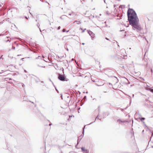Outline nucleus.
<instances>
[{
  "label": "nucleus",
  "mask_w": 153,
  "mask_h": 153,
  "mask_svg": "<svg viewBox=\"0 0 153 153\" xmlns=\"http://www.w3.org/2000/svg\"><path fill=\"white\" fill-rule=\"evenodd\" d=\"M127 15L129 23L133 27L136 29L140 28L139 20L135 12L133 9H129L127 12Z\"/></svg>",
  "instance_id": "1"
},
{
  "label": "nucleus",
  "mask_w": 153,
  "mask_h": 153,
  "mask_svg": "<svg viewBox=\"0 0 153 153\" xmlns=\"http://www.w3.org/2000/svg\"><path fill=\"white\" fill-rule=\"evenodd\" d=\"M62 71L63 74H62L59 73L58 75V78L59 80L61 81H65L66 77L65 76L64 71V69L63 68H62ZM66 81H67V80H66Z\"/></svg>",
  "instance_id": "2"
},
{
  "label": "nucleus",
  "mask_w": 153,
  "mask_h": 153,
  "mask_svg": "<svg viewBox=\"0 0 153 153\" xmlns=\"http://www.w3.org/2000/svg\"><path fill=\"white\" fill-rule=\"evenodd\" d=\"M61 108L63 109H64V110L62 111V112L61 113V114L64 115L65 116H66L67 115V110L66 108H67L66 107H64V106H61Z\"/></svg>",
  "instance_id": "3"
},
{
  "label": "nucleus",
  "mask_w": 153,
  "mask_h": 153,
  "mask_svg": "<svg viewBox=\"0 0 153 153\" xmlns=\"http://www.w3.org/2000/svg\"><path fill=\"white\" fill-rule=\"evenodd\" d=\"M76 13L73 12L69 14V15L70 16V18H75L76 16Z\"/></svg>",
  "instance_id": "4"
},
{
  "label": "nucleus",
  "mask_w": 153,
  "mask_h": 153,
  "mask_svg": "<svg viewBox=\"0 0 153 153\" xmlns=\"http://www.w3.org/2000/svg\"><path fill=\"white\" fill-rule=\"evenodd\" d=\"M9 11L12 13V12H16L17 11V9L16 7H12L9 10L8 12Z\"/></svg>",
  "instance_id": "5"
},
{
  "label": "nucleus",
  "mask_w": 153,
  "mask_h": 153,
  "mask_svg": "<svg viewBox=\"0 0 153 153\" xmlns=\"http://www.w3.org/2000/svg\"><path fill=\"white\" fill-rule=\"evenodd\" d=\"M40 32L41 33V34L43 36V34H44L46 33V30L45 29H43L42 30V29H39Z\"/></svg>",
  "instance_id": "6"
},
{
  "label": "nucleus",
  "mask_w": 153,
  "mask_h": 153,
  "mask_svg": "<svg viewBox=\"0 0 153 153\" xmlns=\"http://www.w3.org/2000/svg\"><path fill=\"white\" fill-rule=\"evenodd\" d=\"M67 16L65 15H62L60 17V18L62 20H64V19H66V18Z\"/></svg>",
  "instance_id": "7"
},
{
  "label": "nucleus",
  "mask_w": 153,
  "mask_h": 153,
  "mask_svg": "<svg viewBox=\"0 0 153 153\" xmlns=\"http://www.w3.org/2000/svg\"><path fill=\"white\" fill-rule=\"evenodd\" d=\"M80 23H81L79 21H76L74 22V24L75 25L76 24L78 25H79Z\"/></svg>",
  "instance_id": "8"
},
{
  "label": "nucleus",
  "mask_w": 153,
  "mask_h": 153,
  "mask_svg": "<svg viewBox=\"0 0 153 153\" xmlns=\"http://www.w3.org/2000/svg\"><path fill=\"white\" fill-rule=\"evenodd\" d=\"M81 149H82V151H84V152H86V153H87H87H88V151H87V150H86L85 148L84 147H82V148H81Z\"/></svg>",
  "instance_id": "9"
},
{
  "label": "nucleus",
  "mask_w": 153,
  "mask_h": 153,
  "mask_svg": "<svg viewBox=\"0 0 153 153\" xmlns=\"http://www.w3.org/2000/svg\"><path fill=\"white\" fill-rule=\"evenodd\" d=\"M88 33H89V34L92 37L94 36V34L93 33L91 32H89L88 31Z\"/></svg>",
  "instance_id": "10"
},
{
  "label": "nucleus",
  "mask_w": 153,
  "mask_h": 153,
  "mask_svg": "<svg viewBox=\"0 0 153 153\" xmlns=\"http://www.w3.org/2000/svg\"><path fill=\"white\" fill-rule=\"evenodd\" d=\"M37 79H35V82L37 83V82H39L40 81V80L39 78H38L37 77Z\"/></svg>",
  "instance_id": "11"
},
{
  "label": "nucleus",
  "mask_w": 153,
  "mask_h": 153,
  "mask_svg": "<svg viewBox=\"0 0 153 153\" xmlns=\"http://www.w3.org/2000/svg\"><path fill=\"white\" fill-rule=\"evenodd\" d=\"M148 90L150 91L151 92H153V89L148 88Z\"/></svg>",
  "instance_id": "12"
},
{
  "label": "nucleus",
  "mask_w": 153,
  "mask_h": 153,
  "mask_svg": "<svg viewBox=\"0 0 153 153\" xmlns=\"http://www.w3.org/2000/svg\"><path fill=\"white\" fill-rule=\"evenodd\" d=\"M40 58H41V57L40 56H39L38 57H37L36 58V59H39Z\"/></svg>",
  "instance_id": "13"
},
{
  "label": "nucleus",
  "mask_w": 153,
  "mask_h": 153,
  "mask_svg": "<svg viewBox=\"0 0 153 153\" xmlns=\"http://www.w3.org/2000/svg\"><path fill=\"white\" fill-rule=\"evenodd\" d=\"M41 82L42 83V85H43V86H44L45 85V83L44 82H43V81H41Z\"/></svg>",
  "instance_id": "14"
},
{
  "label": "nucleus",
  "mask_w": 153,
  "mask_h": 153,
  "mask_svg": "<svg viewBox=\"0 0 153 153\" xmlns=\"http://www.w3.org/2000/svg\"><path fill=\"white\" fill-rule=\"evenodd\" d=\"M62 31L63 32H67V30H66V29H63L62 30Z\"/></svg>",
  "instance_id": "15"
},
{
  "label": "nucleus",
  "mask_w": 153,
  "mask_h": 153,
  "mask_svg": "<svg viewBox=\"0 0 153 153\" xmlns=\"http://www.w3.org/2000/svg\"><path fill=\"white\" fill-rule=\"evenodd\" d=\"M37 66L39 67H41L42 68H45V66H40L39 65H38Z\"/></svg>",
  "instance_id": "16"
},
{
  "label": "nucleus",
  "mask_w": 153,
  "mask_h": 153,
  "mask_svg": "<svg viewBox=\"0 0 153 153\" xmlns=\"http://www.w3.org/2000/svg\"><path fill=\"white\" fill-rule=\"evenodd\" d=\"M37 25V26L38 28H39V29H40V28H39L40 25L38 23Z\"/></svg>",
  "instance_id": "17"
},
{
  "label": "nucleus",
  "mask_w": 153,
  "mask_h": 153,
  "mask_svg": "<svg viewBox=\"0 0 153 153\" xmlns=\"http://www.w3.org/2000/svg\"><path fill=\"white\" fill-rule=\"evenodd\" d=\"M15 47L14 46H12V49L15 50Z\"/></svg>",
  "instance_id": "18"
},
{
  "label": "nucleus",
  "mask_w": 153,
  "mask_h": 153,
  "mask_svg": "<svg viewBox=\"0 0 153 153\" xmlns=\"http://www.w3.org/2000/svg\"><path fill=\"white\" fill-rule=\"evenodd\" d=\"M10 42V40H9V39H8V40H6V42Z\"/></svg>",
  "instance_id": "19"
},
{
  "label": "nucleus",
  "mask_w": 153,
  "mask_h": 153,
  "mask_svg": "<svg viewBox=\"0 0 153 153\" xmlns=\"http://www.w3.org/2000/svg\"><path fill=\"white\" fill-rule=\"evenodd\" d=\"M60 95H61V99H63L62 94H61Z\"/></svg>",
  "instance_id": "20"
},
{
  "label": "nucleus",
  "mask_w": 153,
  "mask_h": 153,
  "mask_svg": "<svg viewBox=\"0 0 153 153\" xmlns=\"http://www.w3.org/2000/svg\"><path fill=\"white\" fill-rule=\"evenodd\" d=\"M55 89H56V91L57 92V93H59V91L56 88V87H55Z\"/></svg>",
  "instance_id": "21"
},
{
  "label": "nucleus",
  "mask_w": 153,
  "mask_h": 153,
  "mask_svg": "<svg viewBox=\"0 0 153 153\" xmlns=\"http://www.w3.org/2000/svg\"><path fill=\"white\" fill-rule=\"evenodd\" d=\"M65 48L66 50H67V45H65Z\"/></svg>",
  "instance_id": "22"
},
{
  "label": "nucleus",
  "mask_w": 153,
  "mask_h": 153,
  "mask_svg": "<svg viewBox=\"0 0 153 153\" xmlns=\"http://www.w3.org/2000/svg\"><path fill=\"white\" fill-rule=\"evenodd\" d=\"M66 37V36H64L63 37V39L64 40V39H65Z\"/></svg>",
  "instance_id": "23"
},
{
  "label": "nucleus",
  "mask_w": 153,
  "mask_h": 153,
  "mask_svg": "<svg viewBox=\"0 0 153 153\" xmlns=\"http://www.w3.org/2000/svg\"><path fill=\"white\" fill-rule=\"evenodd\" d=\"M145 119V118H142L141 119V120H144Z\"/></svg>",
  "instance_id": "24"
},
{
  "label": "nucleus",
  "mask_w": 153,
  "mask_h": 153,
  "mask_svg": "<svg viewBox=\"0 0 153 153\" xmlns=\"http://www.w3.org/2000/svg\"><path fill=\"white\" fill-rule=\"evenodd\" d=\"M52 123L51 122H50V123L49 124V126H51V125H52Z\"/></svg>",
  "instance_id": "25"
},
{
  "label": "nucleus",
  "mask_w": 153,
  "mask_h": 153,
  "mask_svg": "<svg viewBox=\"0 0 153 153\" xmlns=\"http://www.w3.org/2000/svg\"><path fill=\"white\" fill-rule=\"evenodd\" d=\"M49 79V80H50V81H51V82H52V84H53V82H52V81L51 80V79Z\"/></svg>",
  "instance_id": "26"
},
{
  "label": "nucleus",
  "mask_w": 153,
  "mask_h": 153,
  "mask_svg": "<svg viewBox=\"0 0 153 153\" xmlns=\"http://www.w3.org/2000/svg\"><path fill=\"white\" fill-rule=\"evenodd\" d=\"M60 26H59V27H57V29H60Z\"/></svg>",
  "instance_id": "27"
},
{
  "label": "nucleus",
  "mask_w": 153,
  "mask_h": 153,
  "mask_svg": "<svg viewBox=\"0 0 153 153\" xmlns=\"http://www.w3.org/2000/svg\"><path fill=\"white\" fill-rule=\"evenodd\" d=\"M25 18L26 19H28L27 17L26 16H25Z\"/></svg>",
  "instance_id": "28"
},
{
  "label": "nucleus",
  "mask_w": 153,
  "mask_h": 153,
  "mask_svg": "<svg viewBox=\"0 0 153 153\" xmlns=\"http://www.w3.org/2000/svg\"><path fill=\"white\" fill-rule=\"evenodd\" d=\"M24 72L25 73H26L27 71L25 70H24Z\"/></svg>",
  "instance_id": "29"
},
{
  "label": "nucleus",
  "mask_w": 153,
  "mask_h": 153,
  "mask_svg": "<svg viewBox=\"0 0 153 153\" xmlns=\"http://www.w3.org/2000/svg\"><path fill=\"white\" fill-rule=\"evenodd\" d=\"M59 124H64V123H60Z\"/></svg>",
  "instance_id": "30"
},
{
  "label": "nucleus",
  "mask_w": 153,
  "mask_h": 153,
  "mask_svg": "<svg viewBox=\"0 0 153 153\" xmlns=\"http://www.w3.org/2000/svg\"><path fill=\"white\" fill-rule=\"evenodd\" d=\"M24 59V58H22V59H21V60H23V59Z\"/></svg>",
  "instance_id": "31"
},
{
  "label": "nucleus",
  "mask_w": 153,
  "mask_h": 153,
  "mask_svg": "<svg viewBox=\"0 0 153 153\" xmlns=\"http://www.w3.org/2000/svg\"><path fill=\"white\" fill-rule=\"evenodd\" d=\"M43 60L44 61H45V62H47V61H45V59H43Z\"/></svg>",
  "instance_id": "32"
},
{
  "label": "nucleus",
  "mask_w": 153,
  "mask_h": 153,
  "mask_svg": "<svg viewBox=\"0 0 153 153\" xmlns=\"http://www.w3.org/2000/svg\"><path fill=\"white\" fill-rule=\"evenodd\" d=\"M151 72H152V69H151Z\"/></svg>",
  "instance_id": "33"
},
{
  "label": "nucleus",
  "mask_w": 153,
  "mask_h": 153,
  "mask_svg": "<svg viewBox=\"0 0 153 153\" xmlns=\"http://www.w3.org/2000/svg\"><path fill=\"white\" fill-rule=\"evenodd\" d=\"M97 85H98V86H100V85H99V84H97Z\"/></svg>",
  "instance_id": "34"
},
{
  "label": "nucleus",
  "mask_w": 153,
  "mask_h": 153,
  "mask_svg": "<svg viewBox=\"0 0 153 153\" xmlns=\"http://www.w3.org/2000/svg\"><path fill=\"white\" fill-rule=\"evenodd\" d=\"M4 15V14H3V15H0V16H1V15Z\"/></svg>",
  "instance_id": "35"
},
{
  "label": "nucleus",
  "mask_w": 153,
  "mask_h": 153,
  "mask_svg": "<svg viewBox=\"0 0 153 153\" xmlns=\"http://www.w3.org/2000/svg\"><path fill=\"white\" fill-rule=\"evenodd\" d=\"M24 101H27V100H25V99H24Z\"/></svg>",
  "instance_id": "36"
},
{
  "label": "nucleus",
  "mask_w": 153,
  "mask_h": 153,
  "mask_svg": "<svg viewBox=\"0 0 153 153\" xmlns=\"http://www.w3.org/2000/svg\"><path fill=\"white\" fill-rule=\"evenodd\" d=\"M21 55H17V56H20Z\"/></svg>",
  "instance_id": "37"
},
{
  "label": "nucleus",
  "mask_w": 153,
  "mask_h": 153,
  "mask_svg": "<svg viewBox=\"0 0 153 153\" xmlns=\"http://www.w3.org/2000/svg\"><path fill=\"white\" fill-rule=\"evenodd\" d=\"M105 39H106L108 40V39H107V38H105Z\"/></svg>",
  "instance_id": "38"
},
{
  "label": "nucleus",
  "mask_w": 153,
  "mask_h": 153,
  "mask_svg": "<svg viewBox=\"0 0 153 153\" xmlns=\"http://www.w3.org/2000/svg\"><path fill=\"white\" fill-rule=\"evenodd\" d=\"M13 66V65H9V66Z\"/></svg>",
  "instance_id": "39"
},
{
  "label": "nucleus",
  "mask_w": 153,
  "mask_h": 153,
  "mask_svg": "<svg viewBox=\"0 0 153 153\" xmlns=\"http://www.w3.org/2000/svg\"><path fill=\"white\" fill-rule=\"evenodd\" d=\"M30 102H32V103H33V102H31V101H30Z\"/></svg>",
  "instance_id": "40"
},
{
  "label": "nucleus",
  "mask_w": 153,
  "mask_h": 153,
  "mask_svg": "<svg viewBox=\"0 0 153 153\" xmlns=\"http://www.w3.org/2000/svg\"><path fill=\"white\" fill-rule=\"evenodd\" d=\"M65 2V0H63Z\"/></svg>",
  "instance_id": "41"
},
{
  "label": "nucleus",
  "mask_w": 153,
  "mask_h": 153,
  "mask_svg": "<svg viewBox=\"0 0 153 153\" xmlns=\"http://www.w3.org/2000/svg\"><path fill=\"white\" fill-rule=\"evenodd\" d=\"M84 43H82V45H84Z\"/></svg>",
  "instance_id": "42"
},
{
  "label": "nucleus",
  "mask_w": 153,
  "mask_h": 153,
  "mask_svg": "<svg viewBox=\"0 0 153 153\" xmlns=\"http://www.w3.org/2000/svg\"><path fill=\"white\" fill-rule=\"evenodd\" d=\"M42 57L43 58H44V56H43V55L42 56Z\"/></svg>",
  "instance_id": "43"
},
{
  "label": "nucleus",
  "mask_w": 153,
  "mask_h": 153,
  "mask_svg": "<svg viewBox=\"0 0 153 153\" xmlns=\"http://www.w3.org/2000/svg\"><path fill=\"white\" fill-rule=\"evenodd\" d=\"M121 31H124V30H121Z\"/></svg>",
  "instance_id": "44"
},
{
  "label": "nucleus",
  "mask_w": 153,
  "mask_h": 153,
  "mask_svg": "<svg viewBox=\"0 0 153 153\" xmlns=\"http://www.w3.org/2000/svg\"><path fill=\"white\" fill-rule=\"evenodd\" d=\"M48 120V121L50 122V120Z\"/></svg>",
  "instance_id": "45"
},
{
  "label": "nucleus",
  "mask_w": 153,
  "mask_h": 153,
  "mask_svg": "<svg viewBox=\"0 0 153 153\" xmlns=\"http://www.w3.org/2000/svg\"><path fill=\"white\" fill-rule=\"evenodd\" d=\"M45 2L46 3H48V2H47V1H45Z\"/></svg>",
  "instance_id": "46"
},
{
  "label": "nucleus",
  "mask_w": 153,
  "mask_h": 153,
  "mask_svg": "<svg viewBox=\"0 0 153 153\" xmlns=\"http://www.w3.org/2000/svg\"><path fill=\"white\" fill-rule=\"evenodd\" d=\"M63 57V56H61V58H62Z\"/></svg>",
  "instance_id": "47"
},
{
  "label": "nucleus",
  "mask_w": 153,
  "mask_h": 153,
  "mask_svg": "<svg viewBox=\"0 0 153 153\" xmlns=\"http://www.w3.org/2000/svg\"><path fill=\"white\" fill-rule=\"evenodd\" d=\"M0 7H1V4H0Z\"/></svg>",
  "instance_id": "48"
},
{
  "label": "nucleus",
  "mask_w": 153,
  "mask_h": 153,
  "mask_svg": "<svg viewBox=\"0 0 153 153\" xmlns=\"http://www.w3.org/2000/svg\"><path fill=\"white\" fill-rule=\"evenodd\" d=\"M24 85V84H23V85H22V86H23Z\"/></svg>",
  "instance_id": "49"
},
{
  "label": "nucleus",
  "mask_w": 153,
  "mask_h": 153,
  "mask_svg": "<svg viewBox=\"0 0 153 153\" xmlns=\"http://www.w3.org/2000/svg\"><path fill=\"white\" fill-rule=\"evenodd\" d=\"M3 71H4L3 70H2V71H1L3 72Z\"/></svg>",
  "instance_id": "50"
},
{
  "label": "nucleus",
  "mask_w": 153,
  "mask_h": 153,
  "mask_svg": "<svg viewBox=\"0 0 153 153\" xmlns=\"http://www.w3.org/2000/svg\"><path fill=\"white\" fill-rule=\"evenodd\" d=\"M66 125H67V123H65Z\"/></svg>",
  "instance_id": "51"
},
{
  "label": "nucleus",
  "mask_w": 153,
  "mask_h": 153,
  "mask_svg": "<svg viewBox=\"0 0 153 153\" xmlns=\"http://www.w3.org/2000/svg\"><path fill=\"white\" fill-rule=\"evenodd\" d=\"M18 39H21L20 38H19Z\"/></svg>",
  "instance_id": "52"
},
{
  "label": "nucleus",
  "mask_w": 153,
  "mask_h": 153,
  "mask_svg": "<svg viewBox=\"0 0 153 153\" xmlns=\"http://www.w3.org/2000/svg\"><path fill=\"white\" fill-rule=\"evenodd\" d=\"M1 36V34H0V36Z\"/></svg>",
  "instance_id": "53"
},
{
  "label": "nucleus",
  "mask_w": 153,
  "mask_h": 153,
  "mask_svg": "<svg viewBox=\"0 0 153 153\" xmlns=\"http://www.w3.org/2000/svg\"><path fill=\"white\" fill-rule=\"evenodd\" d=\"M61 153H62V152Z\"/></svg>",
  "instance_id": "54"
}]
</instances>
